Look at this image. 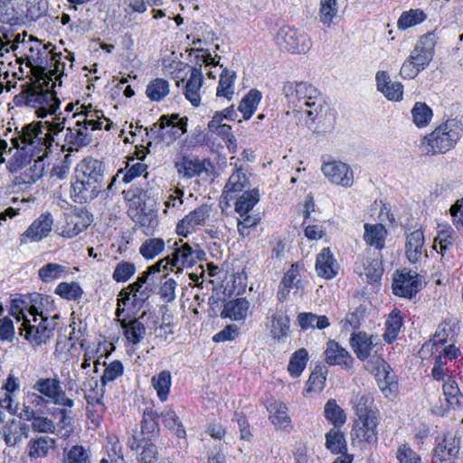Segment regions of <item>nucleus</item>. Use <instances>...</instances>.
Listing matches in <instances>:
<instances>
[{"instance_id":"c85d7f7f","label":"nucleus","mask_w":463,"mask_h":463,"mask_svg":"<svg viewBox=\"0 0 463 463\" xmlns=\"http://www.w3.org/2000/svg\"><path fill=\"white\" fill-rule=\"evenodd\" d=\"M267 410L269 412L270 421L277 429L288 431L292 428L291 420L288 414V407L284 402H269Z\"/></svg>"},{"instance_id":"ddd939ff","label":"nucleus","mask_w":463,"mask_h":463,"mask_svg":"<svg viewBox=\"0 0 463 463\" xmlns=\"http://www.w3.org/2000/svg\"><path fill=\"white\" fill-rule=\"evenodd\" d=\"M173 253L172 267L177 268V271H182L184 267H192L196 262L205 259L204 250L198 245L191 246L189 243L182 242Z\"/></svg>"},{"instance_id":"dca6fc26","label":"nucleus","mask_w":463,"mask_h":463,"mask_svg":"<svg viewBox=\"0 0 463 463\" xmlns=\"http://www.w3.org/2000/svg\"><path fill=\"white\" fill-rule=\"evenodd\" d=\"M91 222V215L86 211L71 213L65 215L59 234L64 238H73L86 230Z\"/></svg>"},{"instance_id":"4be33fe9","label":"nucleus","mask_w":463,"mask_h":463,"mask_svg":"<svg viewBox=\"0 0 463 463\" xmlns=\"http://www.w3.org/2000/svg\"><path fill=\"white\" fill-rule=\"evenodd\" d=\"M177 173L184 178L191 179L207 171L206 161L197 157L184 156L175 163Z\"/></svg>"},{"instance_id":"6e6d98bb","label":"nucleus","mask_w":463,"mask_h":463,"mask_svg":"<svg viewBox=\"0 0 463 463\" xmlns=\"http://www.w3.org/2000/svg\"><path fill=\"white\" fill-rule=\"evenodd\" d=\"M289 330V317L285 314H276L271 318L270 334L274 339L282 340Z\"/></svg>"},{"instance_id":"4468645a","label":"nucleus","mask_w":463,"mask_h":463,"mask_svg":"<svg viewBox=\"0 0 463 463\" xmlns=\"http://www.w3.org/2000/svg\"><path fill=\"white\" fill-rule=\"evenodd\" d=\"M460 439L454 435H445L433 449L431 463H458Z\"/></svg>"},{"instance_id":"052dcab7","label":"nucleus","mask_w":463,"mask_h":463,"mask_svg":"<svg viewBox=\"0 0 463 463\" xmlns=\"http://www.w3.org/2000/svg\"><path fill=\"white\" fill-rule=\"evenodd\" d=\"M402 325V319L400 315V312L392 311L389 315L385 323L386 330L385 333L383 334V338L387 343L391 344L397 338Z\"/></svg>"},{"instance_id":"49530a36","label":"nucleus","mask_w":463,"mask_h":463,"mask_svg":"<svg viewBox=\"0 0 463 463\" xmlns=\"http://www.w3.org/2000/svg\"><path fill=\"white\" fill-rule=\"evenodd\" d=\"M235 72L228 69H224L220 75V80L217 87V97H223L231 100L234 94V80Z\"/></svg>"},{"instance_id":"39448f33","label":"nucleus","mask_w":463,"mask_h":463,"mask_svg":"<svg viewBox=\"0 0 463 463\" xmlns=\"http://www.w3.org/2000/svg\"><path fill=\"white\" fill-rule=\"evenodd\" d=\"M18 327L19 334L32 345L45 344L53 335L54 326L43 315L42 307H32Z\"/></svg>"},{"instance_id":"37998d69","label":"nucleus","mask_w":463,"mask_h":463,"mask_svg":"<svg viewBox=\"0 0 463 463\" xmlns=\"http://www.w3.org/2000/svg\"><path fill=\"white\" fill-rule=\"evenodd\" d=\"M375 379L380 390L385 397L390 398L396 395L398 392V382L390 366H388V369L382 371Z\"/></svg>"},{"instance_id":"680f3d73","label":"nucleus","mask_w":463,"mask_h":463,"mask_svg":"<svg viewBox=\"0 0 463 463\" xmlns=\"http://www.w3.org/2000/svg\"><path fill=\"white\" fill-rule=\"evenodd\" d=\"M426 14L420 9H411L403 12L400 16L397 25L400 29H407L422 23L426 19Z\"/></svg>"},{"instance_id":"1a4fd4ad","label":"nucleus","mask_w":463,"mask_h":463,"mask_svg":"<svg viewBox=\"0 0 463 463\" xmlns=\"http://www.w3.org/2000/svg\"><path fill=\"white\" fill-rule=\"evenodd\" d=\"M30 427L27 423L11 419L6 420L0 429V438L9 449H19L29 437Z\"/></svg>"},{"instance_id":"774afa93","label":"nucleus","mask_w":463,"mask_h":463,"mask_svg":"<svg viewBox=\"0 0 463 463\" xmlns=\"http://www.w3.org/2000/svg\"><path fill=\"white\" fill-rule=\"evenodd\" d=\"M66 270V267L58 263H47L39 271V277L43 282H51L59 279Z\"/></svg>"},{"instance_id":"cd10ccee","label":"nucleus","mask_w":463,"mask_h":463,"mask_svg":"<svg viewBox=\"0 0 463 463\" xmlns=\"http://www.w3.org/2000/svg\"><path fill=\"white\" fill-rule=\"evenodd\" d=\"M316 270L319 277L326 279L336 276L338 264L329 248H324L317 256Z\"/></svg>"},{"instance_id":"473e14b6","label":"nucleus","mask_w":463,"mask_h":463,"mask_svg":"<svg viewBox=\"0 0 463 463\" xmlns=\"http://www.w3.org/2000/svg\"><path fill=\"white\" fill-rule=\"evenodd\" d=\"M349 343L358 359L364 361L370 356L373 346L372 335H367L365 332L353 333Z\"/></svg>"},{"instance_id":"72a5a7b5","label":"nucleus","mask_w":463,"mask_h":463,"mask_svg":"<svg viewBox=\"0 0 463 463\" xmlns=\"http://www.w3.org/2000/svg\"><path fill=\"white\" fill-rule=\"evenodd\" d=\"M203 83V73L201 66L192 68L190 77L185 85L184 96L195 107L200 105L201 97L199 90Z\"/></svg>"},{"instance_id":"5fc2aeb1","label":"nucleus","mask_w":463,"mask_h":463,"mask_svg":"<svg viewBox=\"0 0 463 463\" xmlns=\"http://www.w3.org/2000/svg\"><path fill=\"white\" fill-rule=\"evenodd\" d=\"M247 178L243 172L237 169L232 175H230L226 185L224 186L223 193L231 199L237 194L243 190L246 185Z\"/></svg>"},{"instance_id":"a18cd8bd","label":"nucleus","mask_w":463,"mask_h":463,"mask_svg":"<svg viewBox=\"0 0 463 463\" xmlns=\"http://www.w3.org/2000/svg\"><path fill=\"white\" fill-rule=\"evenodd\" d=\"M261 93L258 90H250L241 100L238 110L242 113L245 120L249 119L255 110L261 99Z\"/></svg>"},{"instance_id":"393cba45","label":"nucleus","mask_w":463,"mask_h":463,"mask_svg":"<svg viewBox=\"0 0 463 463\" xmlns=\"http://www.w3.org/2000/svg\"><path fill=\"white\" fill-rule=\"evenodd\" d=\"M150 296V290L148 287L145 288H130L129 286L123 288L119 295L118 299V306L116 315L117 317H119L121 312H123V309L120 308L121 305L126 306L128 301L132 300L133 307H141L146 299H148Z\"/></svg>"},{"instance_id":"2f4dec72","label":"nucleus","mask_w":463,"mask_h":463,"mask_svg":"<svg viewBox=\"0 0 463 463\" xmlns=\"http://www.w3.org/2000/svg\"><path fill=\"white\" fill-rule=\"evenodd\" d=\"M44 170V163L43 156L36 157L34 163L24 167L22 171H19V175L14 177L15 184H25L30 185L34 184L40 177H42Z\"/></svg>"},{"instance_id":"de8ad7c7","label":"nucleus","mask_w":463,"mask_h":463,"mask_svg":"<svg viewBox=\"0 0 463 463\" xmlns=\"http://www.w3.org/2000/svg\"><path fill=\"white\" fill-rule=\"evenodd\" d=\"M260 200L257 189L243 193L235 203V212L241 216L246 215L253 209Z\"/></svg>"},{"instance_id":"338daca9","label":"nucleus","mask_w":463,"mask_h":463,"mask_svg":"<svg viewBox=\"0 0 463 463\" xmlns=\"http://www.w3.org/2000/svg\"><path fill=\"white\" fill-rule=\"evenodd\" d=\"M105 370L100 378L101 385L105 386L107 383L115 381L121 376L124 373V367L120 361L115 360L109 364L104 363Z\"/></svg>"},{"instance_id":"13d9d810","label":"nucleus","mask_w":463,"mask_h":463,"mask_svg":"<svg viewBox=\"0 0 463 463\" xmlns=\"http://www.w3.org/2000/svg\"><path fill=\"white\" fill-rule=\"evenodd\" d=\"M152 384L157 392L160 401H166L171 385V373L169 371H162L152 378Z\"/></svg>"},{"instance_id":"4c0bfd02","label":"nucleus","mask_w":463,"mask_h":463,"mask_svg":"<svg viewBox=\"0 0 463 463\" xmlns=\"http://www.w3.org/2000/svg\"><path fill=\"white\" fill-rule=\"evenodd\" d=\"M64 141L67 145L71 146L68 150H74L87 146L91 141V135L90 131H86V128L68 127Z\"/></svg>"},{"instance_id":"e2e57ef3","label":"nucleus","mask_w":463,"mask_h":463,"mask_svg":"<svg viewBox=\"0 0 463 463\" xmlns=\"http://www.w3.org/2000/svg\"><path fill=\"white\" fill-rule=\"evenodd\" d=\"M165 249V241L161 238L146 240L139 248L140 254L145 259H154Z\"/></svg>"},{"instance_id":"ea45409f","label":"nucleus","mask_w":463,"mask_h":463,"mask_svg":"<svg viewBox=\"0 0 463 463\" xmlns=\"http://www.w3.org/2000/svg\"><path fill=\"white\" fill-rule=\"evenodd\" d=\"M14 147L17 151L8 164V169L11 173H18L19 171H22L24 167L34 163V160L36 159V156H33V154L30 153L29 150L25 149L24 146H19Z\"/></svg>"},{"instance_id":"6e6552de","label":"nucleus","mask_w":463,"mask_h":463,"mask_svg":"<svg viewBox=\"0 0 463 463\" xmlns=\"http://www.w3.org/2000/svg\"><path fill=\"white\" fill-rule=\"evenodd\" d=\"M25 103L29 107L36 109L39 118H44L49 114H55L60 107V100L54 91L34 89L27 93Z\"/></svg>"},{"instance_id":"79ce46f5","label":"nucleus","mask_w":463,"mask_h":463,"mask_svg":"<svg viewBox=\"0 0 463 463\" xmlns=\"http://www.w3.org/2000/svg\"><path fill=\"white\" fill-rule=\"evenodd\" d=\"M339 13L337 0H320L318 20L326 27H330Z\"/></svg>"},{"instance_id":"69168bd1","label":"nucleus","mask_w":463,"mask_h":463,"mask_svg":"<svg viewBox=\"0 0 463 463\" xmlns=\"http://www.w3.org/2000/svg\"><path fill=\"white\" fill-rule=\"evenodd\" d=\"M55 293L62 298L76 300L81 297L83 290L77 282H61L55 288Z\"/></svg>"},{"instance_id":"e433bc0d","label":"nucleus","mask_w":463,"mask_h":463,"mask_svg":"<svg viewBox=\"0 0 463 463\" xmlns=\"http://www.w3.org/2000/svg\"><path fill=\"white\" fill-rule=\"evenodd\" d=\"M250 307L248 300L244 298H239L234 300L228 301L221 313L222 317H229L232 320H243Z\"/></svg>"},{"instance_id":"f8f14e48","label":"nucleus","mask_w":463,"mask_h":463,"mask_svg":"<svg viewBox=\"0 0 463 463\" xmlns=\"http://www.w3.org/2000/svg\"><path fill=\"white\" fill-rule=\"evenodd\" d=\"M420 279L417 272L402 270L397 272L392 281V292L402 298H411L420 290Z\"/></svg>"},{"instance_id":"9b49d317","label":"nucleus","mask_w":463,"mask_h":463,"mask_svg":"<svg viewBox=\"0 0 463 463\" xmlns=\"http://www.w3.org/2000/svg\"><path fill=\"white\" fill-rule=\"evenodd\" d=\"M321 171L332 184L343 187H351L354 184V172L351 166L342 161L326 162L321 165Z\"/></svg>"},{"instance_id":"603ef678","label":"nucleus","mask_w":463,"mask_h":463,"mask_svg":"<svg viewBox=\"0 0 463 463\" xmlns=\"http://www.w3.org/2000/svg\"><path fill=\"white\" fill-rule=\"evenodd\" d=\"M308 361V352L305 348L297 350L291 355L288 365V371L292 377H298Z\"/></svg>"},{"instance_id":"c756f323","label":"nucleus","mask_w":463,"mask_h":463,"mask_svg":"<svg viewBox=\"0 0 463 463\" xmlns=\"http://www.w3.org/2000/svg\"><path fill=\"white\" fill-rule=\"evenodd\" d=\"M129 446L131 450L138 451L140 449L137 455L138 463H156L158 459L157 448L149 438H143L137 441V439L133 437Z\"/></svg>"},{"instance_id":"0eeeda50","label":"nucleus","mask_w":463,"mask_h":463,"mask_svg":"<svg viewBox=\"0 0 463 463\" xmlns=\"http://www.w3.org/2000/svg\"><path fill=\"white\" fill-rule=\"evenodd\" d=\"M378 420L376 414L358 417L353 425L351 438L353 442L373 446L378 441Z\"/></svg>"},{"instance_id":"09e8293b","label":"nucleus","mask_w":463,"mask_h":463,"mask_svg":"<svg viewBox=\"0 0 463 463\" xmlns=\"http://www.w3.org/2000/svg\"><path fill=\"white\" fill-rule=\"evenodd\" d=\"M62 59L61 53H53L51 58L50 69L45 73V76L49 80L52 81V88L61 85V77L63 75L65 69V62Z\"/></svg>"},{"instance_id":"864d4df0","label":"nucleus","mask_w":463,"mask_h":463,"mask_svg":"<svg viewBox=\"0 0 463 463\" xmlns=\"http://www.w3.org/2000/svg\"><path fill=\"white\" fill-rule=\"evenodd\" d=\"M325 417L335 426V428L344 425L346 421V416L344 410L335 400H329L326 403Z\"/></svg>"},{"instance_id":"5701e85b","label":"nucleus","mask_w":463,"mask_h":463,"mask_svg":"<svg viewBox=\"0 0 463 463\" xmlns=\"http://www.w3.org/2000/svg\"><path fill=\"white\" fill-rule=\"evenodd\" d=\"M424 234L421 230L411 232L406 236L405 255L407 260L412 263H418L426 252L424 248Z\"/></svg>"},{"instance_id":"7c9ffc66","label":"nucleus","mask_w":463,"mask_h":463,"mask_svg":"<svg viewBox=\"0 0 463 463\" xmlns=\"http://www.w3.org/2000/svg\"><path fill=\"white\" fill-rule=\"evenodd\" d=\"M80 109H82L80 112L74 114V117L79 118L76 121V127L86 128V131L102 128L103 122L101 118H104L102 111L83 106Z\"/></svg>"},{"instance_id":"4d7b16f0","label":"nucleus","mask_w":463,"mask_h":463,"mask_svg":"<svg viewBox=\"0 0 463 463\" xmlns=\"http://www.w3.org/2000/svg\"><path fill=\"white\" fill-rule=\"evenodd\" d=\"M414 124L418 128L426 127L432 118V109L425 102H416L411 109Z\"/></svg>"},{"instance_id":"bf43d9fd","label":"nucleus","mask_w":463,"mask_h":463,"mask_svg":"<svg viewBox=\"0 0 463 463\" xmlns=\"http://www.w3.org/2000/svg\"><path fill=\"white\" fill-rule=\"evenodd\" d=\"M146 93L151 100H162L169 93L168 81L159 78L152 80L147 85Z\"/></svg>"},{"instance_id":"f03ea898","label":"nucleus","mask_w":463,"mask_h":463,"mask_svg":"<svg viewBox=\"0 0 463 463\" xmlns=\"http://www.w3.org/2000/svg\"><path fill=\"white\" fill-rule=\"evenodd\" d=\"M103 185L104 169L101 162L95 159L84 160L71 184L74 201L82 203L94 199Z\"/></svg>"},{"instance_id":"a878e982","label":"nucleus","mask_w":463,"mask_h":463,"mask_svg":"<svg viewBox=\"0 0 463 463\" xmlns=\"http://www.w3.org/2000/svg\"><path fill=\"white\" fill-rule=\"evenodd\" d=\"M325 355L326 362L330 365H341L345 368L353 365L354 359L350 353L334 340L327 342Z\"/></svg>"},{"instance_id":"c03bdc74","label":"nucleus","mask_w":463,"mask_h":463,"mask_svg":"<svg viewBox=\"0 0 463 463\" xmlns=\"http://www.w3.org/2000/svg\"><path fill=\"white\" fill-rule=\"evenodd\" d=\"M121 327L124 329L126 338L133 345L139 343L146 334V327L143 323L137 319H132L129 322L120 321Z\"/></svg>"},{"instance_id":"3c124183","label":"nucleus","mask_w":463,"mask_h":463,"mask_svg":"<svg viewBox=\"0 0 463 463\" xmlns=\"http://www.w3.org/2000/svg\"><path fill=\"white\" fill-rule=\"evenodd\" d=\"M90 450L82 445H73L68 449H64V463H91Z\"/></svg>"},{"instance_id":"b1692460","label":"nucleus","mask_w":463,"mask_h":463,"mask_svg":"<svg viewBox=\"0 0 463 463\" xmlns=\"http://www.w3.org/2000/svg\"><path fill=\"white\" fill-rule=\"evenodd\" d=\"M457 236L454 230L450 227H444L438 231L434 239L433 248L441 255L443 262L449 261L451 255V249L456 241Z\"/></svg>"},{"instance_id":"a19ab883","label":"nucleus","mask_w":463,"mask_h":463,"mask_svg":"<svg viewBox=\"0 0 463 463\" xmlns=\"http://www.w3.org/2000/svg\"><path fill=\"white\" fill-rule=\"evenodd\" d=\"M326 448L333 454H346L347 444L345 437L336 428L331 429L326 434Z\"/></svg>"},{"instance_id":"aec40b11","label":"nucleus","mask_w":463,"mask_h":463,"mask_svg":"<svg viewBox=\"0 0 463 463\" xmlns=\"http://www.w3.org/2000/svg\"><path fill=\"white\" fill-rule=\"evenodd\" d=\"M433 50V36L426 34L420 37L417 42L408 58L411 60L412 63L420 68V71H423L432 60Z\"/></svg>"},{"instance_id":"423d86ee","label":"nucleus","mask_w":463,"mask_h":463,"mask_svg":"<svg viewBox=\"0 0 463 463\" xmlns=\"http://www.w3.org/2000/svg\"><path fill=\"white\" fill-rule=\"evenodd\" d=\"M274 41L280 51L291 54L307 53L313 44L312 39L306 32L288 25L279 29Z\"/></svg>"},{"instance_id":"2eb2a0df","label":"nucleus","mask_w":463,"mask_h":463,"mask_svg":"<svg viewBox=\"0 0 463 463\" xmlns=\"http://www.w3.org/2000/svg\"><path fill=\"white\" fill-rule=\"evenodd\" d=\"M187 118H179L178 114L160 117L159 129H162L161 141L166 145L172 144L187 131Z\"/></svg>"},{"instance_id":"f3484780","label":"nucleus","mask_w":463,"mask_h":463,"mask_svg":"<svg viewBox=\"0 0 463 463\" xmlns=\"http://www.w3.org/2000/svg\"><path fill=\"white\" fill-rule=\"evenodd\" d=\"M306 281L301 279L298 264H293L285 273L278 290L279 301L285 300L292 290L294 295L301 294L304 291Z\"/></svg>"},{"instance_id":"a211bd4d","label":"nucleus","mask_w":463,"mask_h":463,"mask_svg":"<svg viewBox=\"0 0 463 463\" xmlns=\"http://www.w3.org/2000/svg\"><path fill=\"white\" fill-rule=\"evenodd\" d=\"M52 224L53 218L50 213L41 214L22 234L21 243H26L28 241H41L49 235Z\"/></svg>"},{"instance_id":"58836bf2","label":"nucleus","mask_w":463,"mask_h":463,"mask_svg":"<svg viewBox=\"0 0 463 463\" xmlns=\"http://www.w3.org/2000/svg\"><path fill=\"white\" fill-rule=\"evenodd\" d=\"M298 323L301 329H325L330 323L326 316H318L311 312H301L297 317Z\"/></svg>"},{"instance_id":"412c9836","label":"nucleus","mask_w":463,"mask_h":463,"mask_svg":"<svg viewBox=\"0 0 463 463\" xmlns=\"http://www.w3.org/2000/svg\"><path fill=\"white\" fill-rule=\"evenodd\" d=\"M209 217V209L207 206H200L185 215L176 225V232L178 235L187 237L197 227L204 224L205 220Z\"/></svg>"},{"instance_id":"bb28decb","label":"nucleus","mask_w":463,"mask_h":463,"mask_svg":"<svg viewBox=\"0 0 463 463\" xmlns=\"http://www.w3.org/2000/svg\"><path fill=\"white\" fill-rule=\"evenodd\" d=\"M377 90L388 99L399 101L402 99L403 85L401 82L392 81L386 71H378L375 76Z\"/></svg>"},{"instance_id":"7ed1b4c3","label":"nucleus","mask_w":463,"mask_h":463,"mask_svg":"<svg viewBox=\"0 0 463 463\" xmlns=\"http://www.w3.org/2000/svg\"><path fill=\"white\" fill-rule=\"evenodd\" d=\"M462 126L455 118L438 126L420 141V150L427 156L445 154L452 149L461 137Z\"/></svg>"},{"instance_id":"20e7f679","label":"nucleus","mask_w":463,"mask_h":463,"mask_svg":"<svg viewBox=\"0 0 463 463\" xmlns=\"http://www.w3.org/2000/svg\"><path fill=\"white\" fill-rule=\"evenodd\" d=\"M14 146H24L33 156H47L51 146L54 142V137H50L43 121L25 124L20 131L15 132V136L11 138Z\"/></svg>"},{"instance_id":"9d476101","label":"nucleus","mask_w":463,"mask_h":463,"mask_svg":"<svg viewBox=\"0 0 463 463\" xmlns=\"http://www.w3.org/2000/svg\"><path fill=\"white\" fill-rule=\"evenodd\" d=\"M33 389L50 399L53 403L71 408L74 405L73 400L66 396L56 378H41L33 385Z\"/></svg>"},{"instance_id":"f257e3e1","label":"nucleus","mask_w":463,"mask_h":463,"mask_svg":"<svg viewBox=\"0 0 463 463\" xmlns=\"http://www.w3.org/2000/svg\"><path fill=\"white\" fill-rule=\"evenodd\" d=\"M283 92L293 113L307 115V125L317 136L332 132L335 114L328 107L321 92L307 82H287Z\"/></svg>"},{"instance_id":"8fccbe9b","label":"nucleus","mask_w":463,"mask_h":463,"mask_svg":"<svg viewBox=\"0 0 463 463\" xmlns=\"http://www.w3.org/2000/svg\"><path fill=\"white\" fill-rule=\"evenodd\" d=\"M443 394L449 407L456 409L462 405L463 395L460 392L457 383L450 377H449L443 384Z\"/></svg>"},{"instance_id":"c9c22d12","label":"nucleus","mask_w":463,"mask_h":463,"mask_svg":"<svg viewBox=\"0 0 463 463\" xmlns=\"http://www.w3.org/2000/svg\"><path fill=\"white\" fill-rule=\"evenodd\" d=\"M54 445L55 439L48 436L32 439L26 447L28 457L32 459L46 457Z\"/></svg>"},{"instance_id":"6ab92c4d","label":"nucleus","mask_w":463,"mask_h":463,"mask_svg":"<svg viewBox=\"0 0 463 463\" xmlns=\"http://www.w3.org/2000/svg\"><path fill=\"white\" fill-rule=\"evenodd\" d=\"M49 303V297L43 296L38 293L31 294L26 298H14L11 302L10 315L13 316L17 322H23L28 315L32 307H44Z\"/></svg>"},{"instance_id":"f704fd0d","label":"nucleus","mask_w":463,"mask_h":463,"mask_svg":"<svg viewBox=\"0 0 463 463\" xmlns=\"http://www.w3.org/2000/svg\"><path fill=\"white\" fill-rule=\"evenodd\" d=\"M364 241L377 250H382L385 245V239L387 236L386 228L380 223L376 224H369L365 223L364 225Z\"/></svg>"},{"instance_id":"0e129e2a","label":"nucleus","mask_w":463,"mask_h":463,"mask_svg":"<svg viewBox=\"0 0 463 463\" xmlns=\"http://www.w3.org/2000/svg\"><path fill=\"white\" fill-rule=\"evenodd\" d=\"M87 392L85 393V398L89 404H99L104 407L102 403V398L105 392L104 386L99 387V383L97 380L93 378L89 382L84 383Z\"/></svg>"}]
</instances>
